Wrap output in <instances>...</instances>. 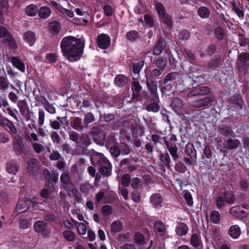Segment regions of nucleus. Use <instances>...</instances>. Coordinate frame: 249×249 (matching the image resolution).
<instances>
[{
  "instance_id": "5701e85b",
  "label": "nucleus",
  "mask_w": 249,
  "mask_h": 249,
  "mask_svg": "<svg viewBox=\"0 0 249 249\" xmlns=\"http://www.w3.org/2000/svg\"><path fill=\"white\" fill-rule=\"evenodd\" d=\"M228 234L233 239L238 238L241 234L240 228L237 225L231 226L229 228Z\"/></svg>"
},
{
  "instance_id": "39448f33",
  "label": "nucleus",
  "mask_w": 249,
  "mask_h": 249,
  "mask_svg": "<svg viewBox=\"0 0 249 249\" xmlns=\"http://www.w3.org/2000/svg\"><path fill=\"white\" fill-rule=\"evenodd\" d=\"M33 227L35 231L44 238H47L50 236L51 229L45 221L40 220L35 221Z\"/></svg>"
},
{
  "instance_id": "7c9ffc66",
  "label": "nucleus",
  "mask_w": 249,
  "mask_h": 249,
  "mask_svg": "<svg viewBox=\"0 0 249 249\" xmlns=\"http://www.w3.org/2000/svg\"><path fill=\"white\" fill-rule=\"evenodd\" d=\"M218 130L220 134L225 136L226 137H231L233 134V131L231 127L227 125L219 126Z\"/></svg>"
},
{
  "instance_id": "c756f323",
  "label": "nucleus",
  "mask_w": 249,
  "mask_h": 249,
  "mask_svg": "<svg viewBox=\"0 0 249 249\" xmlns=\"http://www.w3.org/2000/svg\"><path fill=\"white\" fill-rule=\"evenodd\" d=\"M221 64L222 61L220 56L215 55L210 61L208 64V67L214 70L215 68L221 66Z\"/></svg>"
},
{
  "instance_id": "c9c22d12",
  "label": "nucleus",
  "mask_w": 249,
  "mask_h": 249,
  "mask_svg": "<svg viewBox=\"0 0 249 249\" xmlns=\"http://www.w3.org/2000/svg\"><path fill=\"white\" fill-rule=\"evenodd\" d=\"M38 16L42 18H48L51 14L50 8L47 6H43L38 10Z\"/></svg>"
},
{
  "instance_id": "cd10ccee",
  "label": "nucleus",
  "mask_w": 249,
  "mask_h": 249,
  "mask_svg": "<svg viewBox=\"0 0 249 249\" xmlns=\"http://www.w3.org/2000/svg\"><path fill=\"white\" fill-rule=\"evenodd\" d=\"M6 169L10 174L15 175L18 171L17 162L14 160L9 161L6 163Z\"/></svg>"
},
{
  "instance_id": "f704fd0d",
  "label": "nucleus",
  "mask_w": 249,
  "mask_h": 249,
  "mask_svg": "<svg viewBox=\"0 0 249 249\" xmlns=\"http://www.w3.org/2000/svg\"><path fill=\"white\" fill-rule=\"evenodd\" d=\"M153 103H150L146 105L145 109L149 112H157L160 110V106L159 104V101H153Z\"/></svg>"
},
{
  "instance_id": "8fccbe9b",
  "label": "nucleus",
  "mask_w": 249,
  "mask_h": 249,
  "mask_svg": "<svg viewBox=\"0 0 249 249\" xmlns=\"http://www.w3.org/2000/svg\"><path fill=\"white\" fill-rule=\"evenodd\" d=\"M182 105V101L181 99L175 98L173 99L171 106L176 112H177L179 109L181 108Z\"/></svg>"
},
{
  "instance_id": "e2e57ef3",
  "label": "nucleus",
  "mask_w": 249,
  "mask_h": 249,
  "mask_svg": "<svg viewBox=\"0 0 249 249\" xmlns=\"http://www.w3.org/2000/svg\"><path fill=\"white\" fill-rule=\"evenodd\" d=\"M19 224L20 228L23 230L27 229L30 227L31 225V220L22 218L19 220Z\"/></svg>"
},
{
  "instance_id": "473e14b6",
  "label": "nucleus",
  "mask_w": 249,
  "mask_h": 249,
  "mask_svg": "<svg viewBox=\"0 0 249 249\" xmlns=\"http://www.w3.org/2000/svg\"><path fill=\"white\" fill-rule=\"evenodd\" d=\"M24 38L30 46H32L36 39V35L33 32L28 31L24 33Z\"/></svg>"
},
{
  "instance_id": "423d86ee",
  "label": "nucleus",
  "mask_w": 249,
  "mask_h": 249,
  "mask_svg": "<svg viewBox=\"0 0 249 249\" xmlns=\"http://www.w3.org/2000/svg\"><path fill=\"white\" fill-rule=\"evenodd\" d=\"M146 84L152 101H159L157 82L154 78H148L146 74Z\"/></svg>"
},
{
  "instance_id": "9b49d317",
  "label": "nucleus",
  "mask_w": 249,
  "mask_h": 249,
  "mask_svg": "<svg viewBox=\"0 0 249 249\" xmlns=\"http://www.w3.org/2000/svg\"><path fill=\"white\" fill-rule=\"evenodd\" d=\"M28 201H30L33 203H36L35 197H32V198L30 199H28V200H20L18 201L17 203L15 209L14 211V213L17 215L27 211L30 207V205L28 204Z\"/></svg>"
},
{
  "instance_id": "09e8293b",
  "label": "nucleus",
  "mask_w": 249,
  "mask_h": 249,
  "mask_svg": "<svg viewBox=\"0 0 249 249\" xmlns=\"http://www.w3.org/2000/svg\"><path fill=\"white\" fill-rule=\"evenodd\" d=\"M5 126H7L9 128V132L11 135H16L17 133V130L15 125L8 119H7L5 122L4 123L3 125L2 126V127Z\"/></svg>"
},
{
  "instance_id": "49530a36",
  "label": "nucleus",
  "mask_w": 249,
  "mask_h": 249,
  "mask_svg": "<svg viewBox=\"0 0 249 249\" xmlns=\"http://www.w3.org/2000/svg\"><path fill=\"white\" fill-rule=\"evenodd\" d=\"M139 37L138 32L135 30L130 31L126 34V38L130 41H135Z\"/></svg>"
},
{
  "instance_id": "20e7f679",
  "label": "nucleus",
  "mask_w": 249,
  "mask_h": 249,
  "mask_svg": "<svg viewBox=\"0 0 249 249\" xmlns=\"http://www.w3.org/2000/svg\"><path fill=\"white\" fill-rule=\"evenodd\" d=\"M99 157L98 162L100 163V167L99 171L100 174L106 177H109L111 175L112 165L110 161L105 157L101 153L95 152Z\"/></svg>"
},
{
  "instance_id": "f3484780",
  "label": "nucleus",
  "mask_w": 249,
  "mask_h": 249,
  "mask_svg": "<svg viewBox=\"0 0 249 249\" xmlns=\"http://www.w3.org/2000/svg\"><path fill=\"white\" fill-rule=\"evenodd\" d=\"M230 213L238 219H243L246 217L247 215L243 207L240 206H234L230 209Z\"/></svg>"
},
{
  "instance_id": "4be33fe9",
  "label": "nucleus",
  "mask_w": 249,
  "mask_h": 249,
  "mask_svg": "<svg viewBox=\"0 0 249 249\" xmlns=\"http://www.w3.org/2000/svg\"><path fill=\"white\" fill-rule=\"evenodd\" d=\"M154 229L157 232V236L163 238L166 234V229L161 221H156L154 224Z\"/></svg>"
},
{
  "instance_id": "de8ad7c7",
  "label": "nucleus",
  "mask_w": 249,
  "mask_h": 249,
  "mask_svg": "<svg viewBox=\"0 0 249 249\" xmlns=\"http://www.w3.org/2000/svg\"><path fill=\"white\" fill-rule=\"evenodd\" d=\"M64 238L69 242H73L75 239V234L71 231L65 230L63 232Z\"/></svg>"
},
{
  "instance_id": "37998d69",
  "label": "nucleus",
  "mask_w": 249,
  "mask_h": 249,
  "mask_svg": "<svg viewBox=\"0 0 249 249\" xmlns=\"http://www.w3.org/2000/svg\"><path fill=\"white\" fill-rule=\"evenodd\" d=\"M122 227L123 224L120 221H114L111 225V231L114 233L120 232L122 229Z\"/></svg>"
},
{
  "instance_id": "603ef678",
  "label": "nucleus",
  "mask_w": 249,
  "mask_h": 249,
  "mask_svg": "<svg viewBox=\"0 0 249 249\" xmlns=\"http://www.w3.org/2000/svg\"><path fill=\"white\" fill-rule=\"evenodd\" d=\"M160 160L165 166L169 168L170 167L171 159L167 153L162 154L160 155Z\"/></svg>"
},
{
  "instance_id": "c85d7f7f",
  "label": "nucleus",
  "mask_w": 249,
  "mask_h": 249,
  "mask_svg": "<svg viewBox=\"0 0 249 249\" xmlns=\"http://www.w3.org/2000/svg\"><path fill=\"white\" fill-rule=\"evenodd\" d=\"M188 231L187 225L184 223H178L176 229V232L179 236H183L186 234Z\"/></svg>"
},
{
  "instance_id": "4468645a",
  "label": "nucleus",
  "mask_w": 249,
  "mask_h": 249,
  "mask_svg": "<svg viewBox=\"0 0 249 249\" xmlns=\"http://www.w3.org/2000/svg\"><path fill=\"white\" fill-rule=\"evenodd\" d=\"M133 79L134 81L131 83V89L133 92L132 99L133 101L138 102L140 100V92L142 88L137 78Z\"/></svg>"
},
{
  "instance_id": "6e6d98bb",
  "label": "nucleus",
  "mask_w": 249,
  "mask_h": 249,
  "mask_svg": "<svg viewBox=\"0 0 249 249\" xmlns=\"http://www.w3.org/2000/svg\"><path fill=\"white\" fill-rule=\"evenodd\" d=\"M82 122L81 119L79 117H75L74 118L72 126L75 129H78L80 130H83L85 128L84 125H82L81 124Z\"/></svg>"
},
{
  "instance_id": "a211bd4d",
  "label": "nucleus",
  "mask_w": 249,
  "mask_h": 249,
  "mask_svg": "<svg viewBox=\"0 0 249 249\" xmlns=\"http://www.w3.org/2000/svg\"><path fill=\"white\" fill-rule=\"evenodd\" d=\"M149 200L154 208H158L162 207L163 198L159 193L153 194L149 198Z\"/></svg>"
},
{
  "instance_id": "412c9836",
  "label": "nucleus",
  "mask_w": 249,
  "mask_h": 249,
  "mask_svg": "<svg viewBox=\"0 0 249 249\" xmlns=\"http://www.w3.org/2000/svg\"><path fill=\"white\" fill-rule=\"evenodd\" d=\"M17 106L21 115L24 117L27 121H28L30 119V117L28 114L29 110L27 111L28 107L27 103L24 100H19L17 103Z\"/></svg>"
},
{
  "instance_id": "052dcab7",
  "label": "nucleus",
  "mask_w": 249,
  "mask_h": 249,
  "mask_svg": "<svg viewBox=\"0 0 249 249\" xmlns=\"http://www.w3.org/2000/svg\"><path fill=\"white\" fill-rule=\"evenodd\" d=\"M166 60L163 58V57H159L155 62L157 67L163 70L166 66Z\"/></svg>"
},
{
  "instance_id": "338daca9",
  "label": "nucleus",
  "mask_w": 249,
  "mask_h": 249,
  "mask_svg": "<svg viewBox=\"0 0 249 249\" xmlns=\"http://www.w3.org/2000/svg\"><path fill=\"white\" fill-rule=\"evenodd\" d=\"M109 151H110V153L111 156L113 158H117L121 154V151H120V149L119 147V146H117L116 145H114L111 146L110 148Z\"/></svg>"
},
{
  "instance_id": "bb28decb",
  "label": "nucleus",
  "mask_w": 249,
  "mask_h": 249,
  "mask_svg": "<svg viewBox=\"0 0 249 249\" xmlns=\"http://www.w3.org/2000/svg\"><path fill=\"white\" fill-rule=\"evenodd\" d=\"M185 153L190 156L193 159H196V152L194 146L192 143H188L185 147Z\"/></svg>"
},
{
  "instance_id": "a878e982",
  "label": "nucleus",
  "mask_w": 249,
  "mask_h": 249,
  "mask_svg": "<svg viewBox=\"0 0 249 249\" xmlns=\"http://www.w3.org/2000/svg\"><path fill=\"white\" fill-rule=\"evenodd\" d=\"M90 143V140L88 136L82 135L79 137L76 144L78 147L86 148Z\"/></svg>"
},
{
  "instance_id": "3c124183",
  "label": "nucleus",
  "mask_w": 249,
  "mask_h": 249,
  "mask_svg": "<svg viewBox=\"0 0 249 249\" xmlns=\"http://www.w3.org/2000/svg\"><path fill=\"white\" fill-rule=\"evenodd\" d=\"M168 151L171 155L173 159L176 161L179 158V156L178 153V148L176 144H172V147L168 148Z\"/></svg>"
},
{
  "instance_id": "a18cd8bd",
  "label": "nucleus",
  "mask_w": 249,
  "mask_h": 249,
  "mask_svg": "<svg viewBox=\"0 0 249 249\" xmlns=\"http://www.w3.org/2000/svg\"><path fill=\"white\" fill-rule=\"evenodd\" d=\"M197 14L201 18H206L210 16V10L206 7L201 6L197 10Z\"/></svg>"
},
{
  "instance_id": "ea45409f",
  "label": "nucleus",
  "mask_w": 249,
  "mask_h": 249,
  "mask_svg": "<svg viewBox=\"0 0 249 249\" xmlns=\"http://www.w3.org/2000/svg\"><path fill=\"white\" fill-rule=\"evenodd\" d=\"M163 71V70H162L160 68H155L151 71L149 75L148 76V78L154 79H155V78H161L162 77V74Z\"/></svg>"
},
{
  "instance_id": "f257e3e1",
  "label": "nucleus",
  "mask_w": 249,
  "mask_h": 249,
  "mask_svg": "<svg viewBox=\"0 0 249 249\" xmlns=\"http://www.w3.org/2000/svg\"><path fill=\"white\" fill-rule=\"evenodd\" d=\"M84 46V42L82 40L71 36L63 38L60 43L63 56L71 62L80 59L83 53Z\"/></svg>"
},
{
  "instance_id": "58836bf2",
  "label": "nucleus",
  "mask_w": 249,
  "mask_h": 249,
  "mask_svg": "<svg viewBox=\"0 0 249 249\" xmlns=\"http://www.w3.org/2000/svg\"><path fill=\"white\" fill-rule=\"evenodd\" d=\"M38 8L34 4H30L25 8L26 14L29 16H35L38 13Z\"/></svg>"
},
{
  "instance_id": "0eeeda50",
  "label": "nucleus",
  "mask_w": 249,
  "mask_h": 249,
  "mask_svg": "<svg viewBox=\"0 0 249 249\" xmlns=\"http://www.w3.org/2000/svg\"><path fill=\"white\" fill-rule=\"evenodd\" d=\"M213 101L214 98L213 96H207L204 97L197 98L192 101V106L196 108H208L212 105Z\"/></svg>"
},
{
  "instance_id": "dca6fc26",
  "label": "nucleus",
  "mask_w": 249,
  "mask_h": 249,
  "mask_svg": "<svg viewBox=\"0 0 249 249\" xmlns=\"http://www.w3.org/2000/svg\"><path fill=\"white\" fill-rule=\"evenodd\" d=\"M96 41L98 46L102 49L107 48L110 44V37L105 34H102L98 36Z\"/></svg>"
},
{
  "instance_id": "0e129e2a",
  "label": "nucleus",
  "mask_w": 249,
  "mask_h": 249,
  "mask_svg": "<svg viewBox=\"0 0 249 249\" xmlns=\"http://www.w3.org/2000/svg\"><path fill=\"white\" fill-rule=\"evenodd\" d=\"M198 91L200 95H204L209 94L211 91L209 87L206 86L203 84H200L198 87Z\"/></svg>"
},
{
  "instance_id": "e433bc0d",
  "label": "nucleus",
  "mask_w": 249,
  "mask_h": 249,
  "mask_svg": "<svg viewBox=\"0 0 249 249\" xmlns=\"http://www.w3.org/2000/svg\"><path fill=\"white\" fill-rule=\"evenodd\" d=\"M134 240L135 243L140 246L146 243L144 236L140 232H135Z\"/></svg>"
},
{
  "instance_id": "6e6552de",
  "label": "nucleus",
  "mask_w": 249,
  "mask_h": 249,
  "mask_svg": "<svg viewBox=\"0 0 249 249\" xmlns=\"http://www.w3.org/2000/svg\"><path fill=\"white\" fill-rule=\"evenodd\" d=\"M93 137V141L98 144H103L106 140V136L102 131L100 126L96 125L92 127L89 133Z\"/></svg>"
},
{
  "instance_id": "aec40b11",
  "label": "nucleus",
  "mask_w": 249,
  "mask_h": 249,
  "mask_svg": "<svg viewBox=\"0 0 249 249\" xmlns=\"http://www.w3.org/2000/svg\"><path fill=\"white\" fill-rule=\"evenodd\" d=\"M174 86L171 83H169L164 80L163 85L160 88L161 92L164 95L170 96L174 94L175 91Z\"/></svg>"
},
{
  "instance_id": "680f3d73",
  "label": "nucleus",
  "mask_w": 249,
  "mask_h": 249,
  "mask_svg": "<svg viewBox=\"0 0 249 249\" xmlns=\"http://www.w3.org/2000/svg\"><path fill=\"white\" fill-rule=\"evenodd\" d=\"M43 217L46 222H53L56 221L57 216L53 213H47L44 214Z\"/></svg>"
},
{
  "instance_id": "bf43d9fd",
  "label": "nucleus",
  "mask_w": 249,
  "mask_h": 249,
  "mask_svg": "<svg viewBox=\"0 0 249 249\" xmlns=\"http://www.w3.org/2000/svg\"><path fill=\"white\" fill-rule=\"evenodd\" d=\"M238 184L240 189L243 191H247L249 187V182L247 179L243 178L240 179Z\"/></svg>"
},
{
  "instance_id": "f03ea898",
  "label": "nucleus",
  "mask_w": 249,
  "mask_h": 249,
  "mask_svg": "<svg viewBox=\"0 0 249 249\" xmlns=\"http://www.w3.org/2000/svg\"><path fill=\"white\" fill-rule=\"evenodd\" d=\"M249 53L238 52L237 60L236 62L237 69L241 74L245 75L249 73Z\"/></svg>"
},
{
  "instance_id": "5fc2aeb1",
  "label": "nucleus",
  "mask_w": 249,
  "mask_h": 249,
  "mask_svg": "<svg viewBox=\"0 0 249 249\" xmlns=\"http://www.w3.org/2000/svg\"><path fill=\"white\" fill-rule=\"evenodd\" d=\"M121 154L122 155H128L130 152V148L129 146L124 142H121L119 144Z\"/></svg>"
},
{
  "instance_id": "1a4fd4ad",
  "label": "nucleus",
  "mask_w": 249,
  "mask_h": 249,
  "mask_svg": "<svg viewBox=\"0 0 249 249\" xmlns=\"http://www.w3.org/2000/svg\"><path fill=\"white\" fill-rule=\"evenodd\" d=\"M0 37L4 38L3 43L9 46L11 48L15 49L16 48V45L13 37L9 34L7 29L3 26L0 27Z\"/></svg>"
},
{
  "instance_id": "a19ab883",
  "label": "nucleus",
  "mask_w": 249,
  "mask_h": 249,
  "mask_svg": "<svg viewBox=\"0 0 249 249\" xmlns=\"http://www.w3.org/2000/svg\"><path fill=\"white\" fill-rule=\"evenodd\" d=\"M9 88V81L6 75L0 76V89L3 91Z\"/></svg>"
},
{
  "instance_id": "2eb2a0df",
  "label": "nucleus",
  "mask_w": 249,
  "mask_h": 249,
  "mask_svg": "<svg viewBox=\"0 0 249 249\" xmlns=\"http://www.w3.org/2000/svg\"><path fill=\"white\" fill-rule=\"evenodd\" d=\"M13 148L18 155H21L25 149V145L22 137L19 135H16L13 141Z\"/></svg>"
},
{
  "instance_id": "774afa93",
  "label": "nucleus",
  "mask_w": 249,
  "mask_h": 249,
  "mask_svg": "<svg viewBox=\"0 0 249 249\" xmlns=\"http://www.w3.org/2000/svg\"><path fill=\"white\" fill-rule=\"evenodd\" d=\"M113 210L111 206L108 205H104L101 208V212L106 216L110 215Z\"/></svg>"
},
{
  "instance_id": "864d4df0",
  "label": "nucleus",
  "mask_w": 249,
  "mask_h": 249,
  "mask_svg": "<svg viewBox=\"0 0 249 249\" xmlns=\"http://www.w3.org/2000/svg\"><path fill=\"white\" fill-rule=\"evenodd\" d=\"M220 214L217 210L213 211L210 214V219L212 223L218 224L219 222Z\"/></svg>"
},
{
  "instance_id": "393cba45",
  "label": "nucleus",
  "mask_w": 249,
  "mask_h": 249,
  "mask_svg": "<svg viewBox=\"0 0 249 249\" xmlns=\"http://www.w3.org/2000/svg\"><path fill=\"white\" fill-rule=\"evenodd\" d=\"M27 170L30 175H35L38 170L37 160H30L27 163Z\"/></svg>"
},
{
  "instance_id": "72a5a7b5",
  "label": "nucleus",
  "mask_w": 249,
  "mask_h": 249,
  "mask_svg": "<svg viewBox=\"0 0 249 249\" xmlns=\"http://www.w3.org/2000/svg\"><path fill=\"white\" fill-rule=\"evenodd\" d=\"M160 20L168 27L171 28L173 26V21L172 16L167 13L161 16V17H160Z\"/></svg>"
},
{
  "instance_id": "69168bd1",
  "label": "nucleus",
  "mask_w": 249,
  "mask_h": 249,
  "mask_svg": "<svg viewBox=\"0 0 249 249\" xmlns=\"http://www.w3.org/2000/svg\"><path fill=\"white\" fill-rule=\"evenodd\" d=\"M215 35L216 37L219 40H222L225 36L224 29L221 27H218L215 29Z\"/></svg>"
},
{
  "instance_id": "f8f14e48",
  "label": "nucleus",
  "mask_w": 249,
  "mask_h": 249,
  "mask_svg": "<svg viewBox=\"0 0 249 249\" xmlns=\"http://www.w3.org/2000/svg\"><path fill=\"white\" fill-rule=\"evenodd\" d=\"M164 80L175 86L181 85L183 82L180 74L177 72H171L168 73L164 77Z\"/></svg>"
},
{
  "instance_id": "4c0bfd02",
  "label": "nucleus",
  "mask_w": 249,
  "mask_h": 249,
  "mask_svg": "<svg viewBox=\"0 0 249 249\" xmlns=\"http://www.w3.org/2000/svg\"><path fill=\"white\" fill-rule=\"evenodd\" d=\"M49 28L51 33L53 34H57L61 29L60 24L57 21H53L50 23Z\"/></svg>"
},
{
  "instance_id": "13d9d810",
  "label": "nucleus",
  "mask_w": 249,
  "mask_h": 249,
  "mask_svg": "<svg viewBox=\"0 0 249 249\" xmlns=\"http://www.w3.org/2000/svg\"><path fill=\"white\" fill-rule=\"evenodd\" d=\"M144 62L143 61H140L137 63L132 64L133 72L135 74H139L141 69L143 66Z\"/></svg>"
},
{
  "instance_id": "79ce46f5",
  "label": "nucleus",
  "mask_w": 249,
  "mask_h": 249,
  "mask_svg": "<svg viewBox=\"0 0 249 249\" xmlns=\"http://www.w3.org/2000/svg\"><path fill=\"white\" fill-rule=\"evenodd\" d=\"M240 144L239 141L237 139H229L227 141V148L229 149H236Z\"/></svg>"
},
{
  "instance_id": "2f4dec72",
  "label": "nucleus",
  "mask_w": 249,
  "mask_h": 249,
  "mask_svg": "<svg viewBox=\"0 0 249 249\" xmlns=\"http://www.w3.org/2000/svg\"><path fill=\"white\" fill-rule=\"evenodd\" d=\"M11 62L14 66L16 67L20 71H25V65L24 63L17 57L14 56L12 58Z\"/></svg>"
},
{
  "instance_id": "ddd939ff",
  "label": "nucleus",
  "mask_w": 249,
  "mask_h": 249,
  "mask_svg": "<svg viewBox=\"0 0 249 249\" xmlns=\"http://www.w3.org/2000/svg\"><path fill=\"white\" fill-rule=\"evenodd\" d=\"M62 187L67 191H70L75 187L72 182L70 176L66 173H63L60 176Z\"/></svg>"
},
{
  "instance_id": "4d7b16f0",
  "label": "nucleus",
  "mask_w": 249,
  "mask_h": 249,
  "mask_svg": "<svg viewBox=\"0 0 249 249\" xmlns=\"http://www.w3.org/2000/svg\"><path fill=\"white\" fill-rule=\"evenodd\" d=\"M94 121V116L91 112L87 113L84 119V124L85 128H87L88 124Z\"/></svg>"
},
{
  "instance_id": "9d476101",
  "label": "nucleus",
  "mask_w": 249,
  "mask_h": 249,
  "mask_svg": "<svg viewBox=\"0 0 249 249\" xmlns=\"http://www.w3.org/2000/svg\"><path fill=\"white\" fill-rule=\"evenodd\" d=\"M229 103L231 107L235 109L238 115H240V110L245 106L244 101L240 94H236L231 96L230 99Z\"/></svg>"
},
{
  "instance_id": "c03bdc74",
  "label": "nucleus",
  "mask_w": 249,
  "mask_h": 249,
  "mask_svg": "<svg viewBox=\"0 0 249 249\" xmlns=\"http://www.w3.org/2000/svg\"><path fill=\"white\" fill-rule=\"evenodd\" d=\"M73 222L75 223V226L77 228V231L80 235H85L87 231L86 225L83 223L78 222L77 221L71 220Z\"/></svg>"
},
{
  "instance_id": "7ed1b4c3",
  "label": "nucleus",
  "mask_w": 249,
  "mask_h": 249,
  "mask_svg": "<svg viewBox=\"0 0 249 249\" xmlns=\"http://www.w3.org/2000/svg\"><path fill=\"white\" fill-rule=\"evenodd\" d=\"M236 200L234 193L231 191H226L222 196H219L216 201V206L219 209L223 208L226 204H233Z\"/></svg>"
},
{
  "instance_id": "6ab92c4d",
  "label": "nucleus",
  "mask_w": 249,
  "mask_h": 249,
  "mask_svg": "<svg viewBox=\"0 0 249 249\" xmlns=\"http://www.w3.org/2000/svg\"><path fill=\"white\" fill-rule=\"evenodd\" d=\"M166 46V42L163 37H160L155 46L153 50V53L155 55H160Z\"/></svg>"
},
{
  "instance_id": "b1692460",
  "label": "nucleus",
  "mask_w": 249,
  "mask_h": 249,
  "mask_svg": "<svg viewBox=\"0 0 249 249\" xmlns=\"http://www.w3.org/2000/svg\"><path fill=\"white\" fill-rule=\"evenodd\" d=\"M128 79L124 75L118 74L114 79L115 84L119 87H123L128 84Z\"/></svg>"
}]
</instances>
